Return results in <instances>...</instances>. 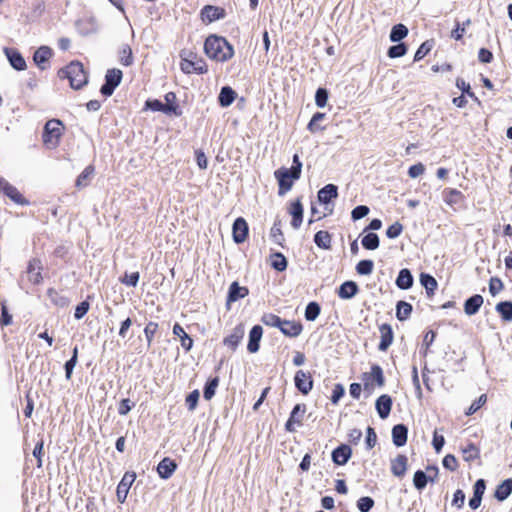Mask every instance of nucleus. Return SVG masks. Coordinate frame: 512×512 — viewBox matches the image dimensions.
<instances>
[{
	"mask_svg": "<svg viewBox=\"0 0 512 512\" xmlns=\"http://www.w3.org/2000/svg\"><path fill=\"white\" fill-rule=\"evenodd\" d=\"M374 506V500L369 496H364L358 499L357 507L361 512H369Z\"/></svg>",
	"mask_w": 512,
	"mask_h": 512,
	"instance_id": "obj_64",
	"label": "nucleus"
},
{
	"mask_svg": "<svg viewBox=\"0 0 512 512\" xmlns=\"http://www.w3.org/2000/svg\"><path fill=\"white\" fill-rule=\"evenodd\" d=\"M144 108L154 112H163L165 114H169L170 111L175 110V108H171L170 106H164V103L158 99L146 100Z\"/></svg>",
	"mask_w": 512,
	"mask_h": 512,
	"instance_id": "obj_43",
	"label": "nucleus"
},
{
	"mask_svg": "<svg viewBox=\"0 0 512 512\" xmlns=\"http://www.w3.org/2000/svg\"><path fill=\"white\" fill-rule=\"evenodd\" d=\"M225 16V11L221 7L206 5L201 10V18L204 21L213 22Z\"/></svg>",
	"mask_w": 512,
	"mask_h": 512,
	"instance_id": "obj_22",
	"label": "nucleus"
},
{
	"mask_svg": "<svg viewBox=\"0 0 512 512\" xmlns=\"http://www.w3.org/2000/svg\"><path fill=\"white\" fill-rule=\"evenodd\" d=\"M363 388L369 394L372 393L376 387H382L385 384V377L382 368L374 364L371 366L369 372H364L361 375Z\"/></svg>",
	"mask_w": 512,
	"mask_h": 512,
	"instance_id": "obj_6",
	"label": "nucleus"
},
{
	"mask_svg": "<svg viewBox=\"0 0 512 512\" xmlns=\"http://www.w3.org/2000/svg\"><path fill=\"white\" fill-rule=\"evenodd\" d=\"M307 411V406L304 403L296 404L285 423V430L287 432L293 433L296 431L297 427L303 425L304 417Z\"/></svg>",
	"mask_w": 512,
	"mask_h": 512,
	"instance_id": "obj_7",
	"label": "nucleus"
},
{
	"mask_svg": "<svg viewBox=\"0 0 512 512\" xmlns=\"http://www.w3.org/2000/svg\"><path fill=\"white\" fill-rule=\"evenodd\" d=\"M420 283L425 288L428 298H432L435 295V291L438 288L436 279L427 273L420 274Z\"/></svg>",
	"mask_w": 512,
	"mask_h": 512,
	"instance_id": "obj_32",
	"label": "nucleus"
},
{
	"mask_svg": "<svg viewBox=\"0 0 512 512\" xmlns=\"http://www.w3.org/2000/svg\"><path fill=\"white\" fill-rule=\"evenodd\" d=\"M123 73L120 69H108L105 75V83L100 91L104 96H111L115 88L121 83Z\"/></svg>",
	"mask_w": 512,
	"mask_h": 512,
	"instance_id": "obj_8",
	"label": "nucleus"
},
{
	"mask_svg": "<svg viewBox=\"0 0 512 512\" xmlns=\"http://www.w3.org/2000/svg\"><path fill=\"white\" fill-rule=\"evenodd\" d=\"M375 406L380 418L386 419L392 409V398L387 394H383L378 397Z\"/></svg>",
	"mask_w": 512,
	"mask_h": 512,
	"instance_id": "obj_25",
	"label": "nucleus"
},
{
	"mask_svg": "<svg viewBox=\"0 0 512 512\" xmlns=\"http://www.w3.org/2000/svg\"><path fill=\"white\" fill-rule=\"evenodd\" d=\"M406 52L407 46L404 43H399L397 45L391 46L387 51V55L390 58H399L404 56Z\"/></svg>",
	"mask_w": 512,
	"mask_h": 512,
	"instance_id": "obj_59",
	"label": "nucleus"
},
{
	"mask_svg": "<svg viewBox=\"0 0 512 512\" xmlns=\"http://www.w3.org/2000/svg\"><path fill=\"white\" fill-rule=\"evenodd\" d=\"M173 334L179 337L181 346L185 349V351L191 350L193 346V339L185 332L184 328L179 323L174 324Z\"/></svg>",
	"mask_w": 512,
	"mask_h": 512,
	"instance_id": "obj_33",
	"label": "nucleus"
},
{
	"mask_svg": "<svg viewBox=\"0 0 512 512\" xmlns=\"http://www.w3.org/2000/svg\"><path fill=\"white\" fill-rule=\"evenodd\" d=\"M95 173V167L93 165H88L85 169L80 173L77 177L75 186L77 188H83L89 185L90 179Z\"/></svg>",
	"mask_w": 512,
	"mask_h": 512,
	"instance_id": "obj_38",
	"label": "nucleus"
},
{
	"mask_svg": "<svg viewBox=\"0 0 512 512\" xmlns=\"http://www.w3.org/2000/svg\"><path fill=\"white\" fill-rule=\"evenodd\" d=\"M374 263L372 260H361L356 265V272L359 275H370L373 271Z\"/></svg>",
	"mask_w": 512,
	"mask_h": 512,
	"instance_id": "obj_55",
	"label": "nucleus"
},
{
	"mask_svg": "<svg viewBox=\"0 0 512 512\" xmlns=\"http://www.w3.org/2000/svg\"><path fill=\"white\" fill-rule=\"evenodd\" d=\"M41 261L37 258H33L29 261L27 267V273L29 275V280L33 284H39L42 282L43 277L41 274Z\"/></svg>",
	"mask_w": 512,
	"mask_h": 512,
	"instance_id": "obj_26",
	"label": "nucleus"
},
{
	"mask_svg": "<svg viewBox=\"0 0 512 512\" xmlns=\"http://www.w3.org/2000/svg\"><path fill=\"white\" fill-rule=\"evenodd\" d=\"M176 469L177 463L169 457L163 458L157 466V472L162 479H169Z\"/></svg>",
	"mask_w": 512,
	"mask_h": 512,
	"instance_id": "obj_20",
	"label": "nucleus"
},
{
	"mask_svg": "<svg viewBox=\"0 0 512 512\" xmlns=\"http://www.w3.org/2000/svg\"><path fill=\"white\" fill-rule=\"evenodd\" d=\"M236 96V92L231 87L225 86L221 88L218 96V102L221 107H228L234 102Z\"/></svg>",
	"mask_w": 512,
	"mask_h": 512,
	"instance_id": "obj_34",
	"label": "nucleus"
},
{
	"mask_svg": "<svg viewBox=\"0 0 512 512\" xmlns=\"http://www.w3.org/2000/svg\"><path fill=\"white\" fill-rule=\"evenodd\" d=\"M165 103L164 106H170L171 108H175L174 111H170L168 115L180 116L182 114V110L177 103V97L174 92H168L164 96Z\"/></svg>",
	"mask_w": 512,
	"mask_h": 512,
	"instance_id": "obj_46",
	"label": "nucleus"
},
{
	"mask_svg": "<svg viewBox=\"0 0 512 512\" xmlns=\"http://www.w3.org/2000/svg\"><path fill=\"white\" fill-rule=\"evenodd\" d=\"M321 307L319 303L309 302L305 309V318L307 321H314L320 315Z\"/></svg>",
	"mask_w": 512,
	"mask_h": 512,
	"instance_id": "obj_50",
	"label": "nucleus"
},
{
	"mask_svg": "<svg viewBox=\"0 0 512 512\" xmlns=\"http://www.w3.org/2000/svg\"><path fill=\"white\" fill-rule=\"evenodd\" d=\"M5 53L14 69L22 71L26 68V61L18 50L6 48Z\"/></svg>",
	"mask_w": 512,
	"mask_h": 512,
	"instance_id": "obj_27",
	"label": "nucleus"
},
{
	"mask_svg": "<svg viewBox=\"0 0 512 512\" xmlns=\"http://www.w3.org/2000/svg\"><path fill=\"white\" fill-rule=\"evenodd\" d=\"M140 278V274L138 271L133 272L131 274L125 273L122 277H120V282L126 286L136 287Z\"/></svg>",
	"mask_w": 512,
	"mask_h": 512,
	"instance_id": "obj_60",
	"label": "nucleus"
},
{
	"mask_svg": "<svg viewBox=\"0 0 512 512\" xmlns=\"http://www.w3.org/2000/svg\"><path fill=\"white\" fill-rule=\"evenodd\" d=\"M462 458L470 463L480 459V449L474 443H468L465 447H461Z\"/></svg>",
	"mask_w": 512,
	"mask_h": 512,
	"instance_id": "obj_36",
	"label": "nucleus"
},
{
	"mask_svg": "<svg viewBox=\"0 0 512 512\" xmlns=\"http://www.w3.org/2000/svg\"><path fill=\"white\" fill-rule=\"evenodd\" d=\"M352 456V449L347 444H341L335 448L331 453V458L334 464L343 466Z\"/></svg>",
	"mask_w": 512,
	"mask_h": 512,
	"instance_id": "obj_18",
	"label": "nucleus"
},
{
	"mask_svg": "<svg viewBox=\"0 0 512 512\" xmlns=\"http://www.w3.org/2000/svg\"><path fill=\"white\" fill-rule=\"evenodd\" d=\"M263 335V329L260 325H254L249 332L247 350L249 353H256L260 348V341Z\"/></svg>",
	"mask_w": 512,
	"mask_h": 512,
	"instance_id": "obj_19",
	"label": "nucleus"
},
{
	"mask_svg": "<svg viewBox=\"0 0 512 512\" xmlns=\"http://www.w3.org/2000/svg\"><path fill=\"white\" fill-rule=\"evenodd\" d=\"M278 329L287 337L295 338L299 336L303 331V325L300 321L295 320H281V324Z\"/></svg>",
	"mask_w": 512,
	"mask_h": 512,
	"instance_id": "obj_17",
	"label": "nucleus"
},
{
	"mask_svg": "<svg viewBox=\"0 0 512 512\" xmlns=\"http://www.w3.org/2000/svg\"><path fill=\"white\" fill-rule=\"evenodd\" d=\"M380 334V342L378 349L382 352H386L394 341L393 328L388 323H383L378 326Z\"/></svg>",
	"mask_w": 512,
	"mask_h": 512,
	"instance_id": "obj_14",
	"label": "nucleus"
},
{
	"mask_svg": "<svg viewBox=\"0 0 512 512\" xmlns=\"http://www.w3.org/2000/svg\"><path fill=\"white\" fill-rule=\"evenodd\" d=\"M470 24V19L466 20L462 24L456 22L455 28L451 31L450 37L456 41L462 40L466 31V27Z\"/></svg>",
	"mask_w": 512,
	"mask_h": 512,
	"instance_id": "obj_52",
	"label": "nucleus"
},
{
	"mask_svg": "<svg viewBox=\"0 0 512 512\" xmlns=\"http://www.w3.org/2000/svg\"><path fill=\"white\" fill-rule=\"evenodd\" d=\"M60 79H68L71 88L81 89L88 83V74L80 61H71L67 66L61 68L58 73Z\"/></svg>",
	"mask_w": 512,
	"mask_h": 512,
	"instance_id": "obj_3",
	"label": "nucleus"
},
{
	"mask_svg": "<svg viewBox=\"0 0 512 512\" xmlns=\"http://www.w3.org/2000/svg\"><path fill=\"white\" fill-rule=\"evenodd\" d=\"M245 335L243 323L236 325L232 332L223 339V344L231 351H235Z\"/></svg>",
	"mask_w": 512,
	"mask_h": 512,
	"instance_id": "obj_13",
	"label": "nucleus"
},
{
	"mask_svg": "<svg viewBox=\"0 0 512 512\" xmlns=\"http://www.w3.org/2000/svg\"><path fill=\"white\" fill-rule=\"evenodd\" d=\"M288 213L292 216L291 226L299 229L303 222L304 208L300 198L292 201L288 205Z\"/></svg>",
	"mask_w": 512,
	"mask_h": 512,
	"instance_id": "obj_12",
	"label": "nucleus"
},
{
	"mask_svg": "<svg viewBox=\"0 0 512 512\" xmlns=\"http://www.w3.org/2000/svg\"><path fill=\"white\" fill-rule=\"evenodd\" d=\"M412 305L406 301H398L396 305V317L399 321L407 320L412 313Z\"/></svg>",
	"mask_w": 512,
	"mask_h": 512,
	"instance_id": "obj_42",
	"label": "nucleus"
},
{
	"mask_svg": "<svg viewBox=\"0 0 512 512\" xmlns=\"http://www.w3.org/2000/svg\"><path fill=\"white\" fill-rule=\"evenodd\" d=\"M295 387L303 394L307 395L313 388V378L310 372L298 370L294 376Z\"/></svg>",
	"mask_w": 512,
	"mask_h": 512,
	"instance_id": "obj_11",
	"label": "nucleus"
},
{
	"mask_svg": "<svg viewBox=\"0 0 512 512\" xmlns=\"http://www.w3.org/2000/svg\"><path fill=\"white\" fill-rule=\"evenodd\" d=\"M426 472H433V476H427L425 472L422 470H417L414 473L413 483L416 489L422 490L426 487L428 481L435 482L438 476V467L436 466H427Z\"/></svg>",
	"mask_w": 512,
	"mask_h": 512,
	"instance_id": "obj_9",
	"label": "nucleus"
},
{
	"mask_svg": "<svg viewBox=\"0 0 512 512\" xmlns=\"http://www.w3.org/2000/svg\"><path fill=\"white\" fill-rule=\"evenodd\" d=\"M248 231L249 228L246 220L242 217H238L234 221L232 227V235L234 242L237 244L243 243L248 237Z\"/></svg>",
	"mask_w": 512,
	"mask_h": 512,
	"instance_id": "obj_16",
	"label": "nucleus"
},
{
	"mask_svg": "<svg viewBox=\"0 0 512 512\" xmlns=\"http://www.w3.org/2000/svg\"><path fill=\"white\" fill-rule=\"evenodd\" d=\"M204 52L207 57L217 62H226L234 56V48L226 38L214 34L206 38Z\"/></svg>",
	"mask_w": 512,
	"mask_h": 512,
	"instance_id": "obj_2",
	"label": "nucleus"
},
{
	"mask_svg": "<svg viewBox=\"0 0 512 512\" xmlns=\"http://www.w3.org/2000/svg\"><path fill=\"white\" fill-rule=\"evenodd\" d=\"M315 244L324 250L331 249L332 237L328 231L320 230L314 236Z\"/></svg>",
	"mask_w": 512,
	"mask_h": 512,
	"instance_id": "obj_41",
	"label": "nucleus"
},
{
	"mask_svg": "<svg viewBox=\"0 0 512 512\" xmlns=\"http://www.w3.org/2000/svg\"><path fill=\"white\" fill-rule=\"evenodd\" d=\"M249 294V290L245 286H240L238 282L234 281L231 283L227 296V304L233 303L246 297Z\"/></svg>",
	"mask_w": 512,
	"mask_h": 512,
	"instance_id": "obj_23",
	"label": "nucleus"
},
{
	"mask_svg": "<svg viewBox=\"0 0 512 512\" xmlns=\"http://www.w3.org/2000/svg\"><path fill=\"white\" fill-rule=\"evenodd\" d=\"M220 379L218 376L208 379L204 387V398L210 400L216 393V389L219 386Z\"/></svg>",
	"mask_w": 512,
	"mask_h": 512,
	"instance_id": "obj_47",
	"label": "nucleus"
},
{
	"mask_svg": "<svg viewBox=\"0 0 512 512\" xmlns=\"http://www.w3.org/2000/svg\"><path fill=\"white\" fill-rule=\"evenodd\" d=\"M443 467L451 472H455L458 467L459 463L457 458L452 454H447L442 461Z\"/></svg>",
	"mask_w": 512,
	"mask_h": 512,
	"instance_id": "obj_63",
	"label": "nucleus"
},
{
	"mask_svg": "<svg viewBox=\"0 0 512 512\" xmlns=\"http://www.w3.org/2000/svg\"><path fill=\"white\" fill-rule=\"evenodd\" d=\"M78 361V347L75 346L73 348L72 357L65 363V376L67 380H70L72 377L73 369L76 366Z\"/></svg>",
	"mask_w": 512,
	"mask_h": 512,
	"instance_id": "obj_51",
	"label": "nucleus"
},
{
	"mask_svg": "<svg viewBox=\"0 0 512 512\" xmlns=\"http://www.w3.org/2000/svg\"><path fill=\"white\" fill-rule=\"evenodd\" d=\"M359 292V287L354 281L343 282L337 290V295L340 299H351Z\"/></svg>",
	"mask_w": 512,
	"mask_h": 512,
	"instance_id": "obj_24",
	"label": "nucleus"
},
{
	"mask_svg": "<svg viewBox=\"0 0 512 512\" xmlns=\"http://www.w3.org/2000/svg\"><path fill=\"white\" fill-rule=\"evenodd\" d=\"M1 305V316H0V326L6 327L12 324V315L9 313L6 300H2L0 302Z\"/></svg>",
	"mask_w": 512,
	"mask_h": 512,
	"instance_id": "obj_56",
	"label": "nucleus"
},
{
	"mask_svg": "<svg viewBox=\"0 0 512 512\" xmlns=\"http://www.w3.org/2000/svg\"><path fill=\"white\" fill-rule=\"evenodd\" d=\"M504 289V283L499 277H491L489 280V292L496 296Z\"/></svg>",
	"mask_w": 512,
	"mask_h": 512,
	"instance_id": "obj_61",
	"label": "nucleus"
},
{
	"mask_svg": "<svg viewBox=\"0 0 512 512\" xmlns=\"http://www.w3.org/2000/svg\"><path fill=\"white\" fill-rule=\"evenodd\" d=\"M65 126L59 119L48 120L43 128L42 141L43 145L50 150L56 149L64 134Z\"/></svg>",
	"mask_w": 512,
	"mask_h": 512,
	"instance_id": "obj_4",
	"label": "nucleus"
},
{
	"mask_svg": "<svg viewBox=\"0 0 512 512\" xmlns=\"http://www.w3.org/2000/svg\"><path fill=\"white\" fill-rule=\"evenodd\" d=\"M495 309L504 322L512 321V301L499 302Z\"/></svg>",
	"mask_w": 512,
	"mask_h": 512,
	"instance_id": "obj_40",
	"label": "nucleus"
},
{
	"mask_svg": "<svg viewBox=\"0 0 512 512\" xmlns=\"http://www.w3.org/2000/svg\"><path fill=\"white\" fill-rule=\"evenodd\" d=\"M444 201L447 205L453 206L459 204L464 200V195L461 191L455 188H447L443 192Z\"/></svg>",
	"mask_w": 512,
	"mask_h": 512,
	"instance_id": "obj_35",
	"label": "nucleus"
},
{
	"mask_svg": "<svg viewBox=\"0 0 512 512\" xmlns=\"http://www.w3.org/2000/svg\"><path fill=\"white\" fill-rule=\"evenodd\" d=\"M487 402V395L486 394H482L479 396L478 399H476L470 406L469 408L467 409V411L465 412V414L467 416H470V415H473L474 413H476L480 408H482Z\"/></svg>",
	"mask_w": 512,
	"mask_h": 512,
	"instance_id": "obj_58",
	"label": "nucleus"
},
{
	"mask_svg": "<svg viewBox=\"0 0 512 512\" xmlns=\"http://www.w3.org/2000/svg\"><path fill=\"white\" fill-rule=\"evenodd\" d=\"M282 318L274 313H266L261 317V321L264 325L269 327L278 328L281 324Z\"/></svg>",
	"mask_w": 512,
	"mask_h": 512,
	"instance_id": "obj_57",
	"label": "nucleus"
},
{
	"mask_svg": "<svg viewBox=\"0 0 512 512\" xmlns=\"http://www.w3.org/2000/svg\"><path fill=\"white\" fill-rule=\"evenodd\" d=\"M135 479H136V473L134 471H127L123 475L121 481L119 482V484L117 486V490H116V496L120 503L125 502L128 492H129V489L132 486Z\"/></svg>",
	"mask_w": 512,
	"mask_h": 512,
	"instance_id": "obj_10",
	"label": "nucleus"
},
{
	"mask_svg": "<svg viewBox=\"0 0 512 512\" xmlns=\"http://www.w3.org/2000/svg\"><path fill=\"white\" fill-rule=\"evenodd\" d=\"M512 493V478H507L496 486L494 497L502 502Z\"/></svg>",
	"mask_w": 512,
	"mask_h": 512,
	"instance_id": "obj_29",
	"label": "nucleus"
},
{
	"mask_svg": "<svg viewBox=\"0 0 512 512\" xmlns=\"http://www.w3.org/2000/svg\"><path fill=\"white\" fill-rule=\"evenodd\" d=\"M484 299L480 294H475L464 303V311L467 315L476 314L483 305Z\"/></svg>",
	"mask_w": 512,
	"mask_h": 512,
	"instance_id": "obj_31",
	"label": "nucleus"
},
{
	"mask_svg": "<svg viewBox=\"0 0 512 512\" xmlns=\"http://www.w3.org/2000/svg\"><path fill=\"white\" fill-rule=\"evenodd\" d=\"M270 261H271L272 268H274L275 270H277L279 272H282V271L286 270V268H287V259L280 252L271 254Z\"/></svg>",
	"mask_w": 512,
	"mask_h": 512,
	"instance_id": "obj_44",
	"label": "nucleus"
},
{
	"mask_svg": "<svg viewBox=\"0 0 512 512\" xmlns=\"http://www.w3.org/2000/svg\"><path fill=\"white\" fill-rule=\"evenodd\" d=\"M159 325L157 322L150 321L144 328V335L147 341V345L150 346L154 340L155 334L158 332Z\"/></svg>",
	"mask_w": 512,
	"mask_h": 512,
	"instance_id": "obj_53",
	"label": "nucleus"
},
{
	"mask_svg": "<svg viewBox=\"0 0 512 512\" xmlns=\"http://www.w3.org/2000/svg\"><path fill=\"white\" fill-rule=\"evenodd\" d=\"M52 57L53 50L48 46H41L34 52L33 60L40 70H46Z\"/></svg>",
	"mask_w": 512,
	"mask_h": 512,
	"instance_id": "obj_15",
	"label": "nucleus"
},
{
	"mask_svg": "<svg viewBox=\"0 0 512 512\" xmlns=\"http://www.w3.org/2000/svg\"><path fill=\"white\" fill-rule=\"evenodd\" d=\"M338 188L334 184H327L318 191V200L323 204H328L332 199L337 198Z\"/></svg>",
	"mask_w": 512,
	"mask_h": 512,
	"instance_id": "obj_30",
	"label": "nucleus"
},
{
	"mask_svg": "<svg viewBox=\"0 0 512 512\" xmlns=\"http://www.w3.org/2000/svg\"><path fill=\"white\" fill-rule=\"evenodd\" d=\"M47 295L50 298L51 302L58 307H65L69 303L68 298L63 296L59 291H57L54 288H49L47 290Z\"/></svg>",
	"mask_w": 512,
	"mask_h": 512,
	"instance_id": "obj_45",
	"label": "nucleus"
},
{
	"mask_svg": "<svg viewBox=\"0 0 512 512\" xmlns=\"http://www.w3.org/2000/svg\"><path fill=\"white\" fill-rule=\"evenodd\" d=\"M396 285L402 290H407L413 285V276L409 269H401L396 279Z\"/></svg>",
	"mask_w": 512,
	"mask_h": 512,
	"instance_id": "obj_37",
	"label": "nucleus"
},
{
	"mask_svg": "<svg viewBox=\"0 0 512 512\" xmlns=\"http://www.w3.org/2000/svg\"><path fill=\"white\" fill-rule=\"evenodd\" d=\"M431 49H432L431 42H429V41L423 42L415 52L414 61L417 62V61L422 60L427 54L430 53Z\"/></svg>",
	"mask_w": 512,
	"mask_h": 512,
	"instance_id": "obj_62",
	"label": "nucleus"
},
{
	"mask_svg": "<svg viewBox=\"0 0 512 512\" xmlns=\"http://www.w3.org/2000/svg\"><path fill=\"white\" fill-rule=\"evenodd\" d=\"M408 429L404 424H397L392 428L393 443L397 447H402L407 442Z\"/></svg>",
	"mask_w": 512,
	"mask_h": 512,
	"instance_id": "obj_28",
	"label": "nucleus"
},
{
	"mask_svg": "<svg viewBox=\"0 0 512 512\" xmlns=\"http://www.w3.org/2000/svg\"><path fill=\"white\" fill-rule=\"evenodd\" d=\"M325 113H322V112H316L311 120L309 121L308 125H307V129L311 132V133H315L319 130H324L325 127H319L318 124L320 121H322L323 119H325Z\"/></svg>",
	"mask_w": 512,
	"mask_h": 512,
	"instance_id": "obj_54",
	"label": "nucleus"
},
{
	"mask_svg": "<svg viewBox=\"0 0 512 512\" xmlns=\"http://www.w3.org/2000/svg\"><path fill=\"white\" fill-rule=\"evenodd\" d=\"M180 57V68L185 74H205L208 72L207 63L197 53L184 50Z\"/></svg>",
	"mask_w": 512,
	"mask_h": 512,
	"instance_id": "obj_5",
	"label": "nucleus"
},
{
	"mask_svg": "<svg viewBox=\"0 0 512 512\" xmlns=\"http://www.w3.org/2000/svg\"><path fill=\"white\" fill-rule=\"evenodd\" d=\"M408 458L404 454L397 455L391 460V472L396 477H403L406 474Z\"/></svg>",
	"mask_w": 512,
	"mask_h": 512,
	"instance_id": "obj_21",
	"label": "nucleus"
},
{
	"mask_svg": "<svg viewBox=\"0 0 512 512\" xmlns=\"http://www.w3.org/2000/svg\"><path fill=\"white\" fill-rule=\"evenodd\" d=\"M302 172V162L298 154H294L293 163L290 168L281 167L274 172V177L278 183V195L284 196L288 193L295 181L300 179Z\"/></svg>",
	"mask_w": 512,
	"mask_h": 512,
	"instance_id": "obj_1",
	"label": "nucleus"
},
{
	"mask_svg": "<svg viewBox=\"0 0 512 512\" xmlns=\"http://www.w3.org/2000/svg\"><path fill=\"white\" fill-rule=\"evenodd\" d=\"M7 188L8 189L4 193V195L10 198L11 201L21 206H27L30 204V202L21 194V192L15 186L11 184Z\"/></svg>",
	"mask_w": 512,
	"mask_h": 512,
	"instance_id": "obj_39",
	"label": "nucleus"
},
{
	"mask_svg": "<svg viewBox=\"0 0 512 512\" xmlns=\"http://www.w3.org/2000/svg\"><path fill=\"white\" fill-rule=\"evenodd\" d=\"M408 35V28L404 24H396L390 32V40L399 42Z\"/></svg>",
	"mask_w": 512,
	"mask_h": 512,
	"instance_id": "obj_48",
	"label": "nucleus"
},
{
	"mask_svg": "<svg viewBox=\"0 0 512 512\" xmlns=\"http://www.w3.org/2000/svg\"><path fill=\"white\" fill-rule=\"evenodd\" d=\"M362 246L367 250H375L379 247L380 240L377 234L368 233L361 240Z\"/></svg>",
	"mask_w": 512,
	"mask_h": 512,
	"instance_id": "obj_49",
	"label": "nucleus"
}]
</instances>
